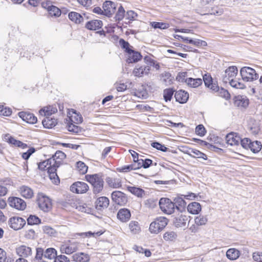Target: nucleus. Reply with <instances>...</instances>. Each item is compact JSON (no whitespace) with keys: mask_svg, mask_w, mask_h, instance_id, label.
<instances>
[{"mask_svg":"<svg viewBox=\"0 0 262 262\" xmlns=\"http://www.w3.org/2000/svg\"><path fill=\"white\" fill-rule=\"evenodd\" d=\"M85 178L86 181L93 186V191L94 194H98L102 191L104 182L100 173L86 174Z\"/></svg>","mask_w":262,"mask_h":262,"instance_id":"1","label":"nucleus"},{"mask_svg":"<svg viewBox=\"0 0 262 262\" xmlns=\"http://www.w3.org/2000/svg\"><path fill=\"white\" fill-rule=\"evenodd\" d=\"M80 243L75 240L69 239L62 242L60 246L61 253L70 255L80 250Z\"/></svg>","mask_w":262,"mask_h":262,"instance_id":"2","label":"nucleus"},{"mask_svg":"<svg viewBox=\"0 0 262 262\" xmlns=\"http://www.w3.org/2000/svg\"><path fill=\"white\" fill-rule=\"evenodd\" d=\"M50 159H48L43 162L38 163L37 164L38 168L41 170H45L47 168L50 179L52 181L53 183L57 184L59 183L60 180L56 171H50V169L53 167V166H52V163H50Z\"/></svg>","mask_w":262,"mask_h":262,"instance_id":"3","label":"nucleus"},{"mask_svg":"<svg viewBox=\"0 0 262 262\" xmlns=\"http://www.w3.org/2000/svg\"><path fill=\"white\" fill-rule=\"evenodd\" d=\"M168 220L163 216L157 217L150 224L149 230L151 233L158 234L167 225Z\"/></svg>","mask_w":262,"mask_h":262,"instance_id":"4","label":"nucleus"},{"mask_svg":"<svg viewBox=\"0 0 262 262\" xmlns=\"http://www.w3.org/2000/svg\"><path fill=\"white\" fill-rule=\"evenodd\" d=\"M241 75L243 80L246 81H252L258 78V75L253 69L245 67L240 70Z\"/></svg>","mask_w":262,"mask_h":262,"instance_id":"5","label":"nucleus"},{"mask_svg":"<svg viewBox=\"0 0 262 262\" xmlns=\"http://www.w3.org/2000/svg\"><path fill=\"white\" fill-rule=\"evenodd\" d=\"M66 154L60 151H57L54 155L50 159V163H52V167L50 169V171H56L57 168L59 167L63 162V160L66 158Z\"/></svg>","mask_w":262,"mask_h":262,"instance_id":"6","label":"nucleus"},{"mask_svg":"<svg viewBox=\"0 0 262 262\" xmlns=\"http://www.w3.org/2000/svg\"><path fill=\"white\" fill-rule=\"evenodd\" d=\"M37 202L39 208L44 212H48L52 208L51 199L43 193L38 194Z\"/></svg>","mask_w":262,"mask_h":262,"instance_id":"7","label":"nucleus"},{"mask_svg":"<svg viewBox=\"0 0 262 262\" xmlns=\"http://www.w3.org/2000/svg\"><path fill=\"white\" fill-rule=\"evenodd\" d=\"M159 204L160 209L164 213L171 214L174 212V204L169 199L162 198L160 200Z\"/></svg>","mask_w":262,"mask_h":262,"instance_id":"8","label":"nucleus"},{"mask_svg":"<svg viewBox=\"0 0 262 262\" xmlns=\"http://www.w3.org/2000/svg\"><path fill=\"white\" fill-rule=\"evenodd\" d=\"M10 206L18 210H24L26 207V202L17 197H10L8 199Z\"/></svg>","mask_w":262,"mask_h":262,"instance_id":"9","label":"nucleus"},{"mask_svg":"<svg viewBox=\"0 0 262 262\" xmlns=\"http://www.w3.org/2000/svg\"><path fill=\"white\" fill-rule=\"evenodd\" d=\"M26 223V221L24 219L18 216L12 217L8 222L9 226L15 230L21 229Z\"/></svg>","mask_w":262,"mask_h":262,"instance_id":"10","label":"nucleus"},{"mask_svg":"<svg viewBox=\"0 0 262 262\" xmlns=\"http://www.w3.org/2000/svg\"><path fill=\"white\" fill-rule=\"evenodd\" d=\"M150 71V67L148 65L137 64L134 68L133 73L136 77H141L148 75Z\"/></svg>","mask_w":262,"mask_h":262,"instance_id":"11","label":"nucleus"},{"mask_svg":"<svg viewBox=\"0 0 262 262\" xmlns=\"http://www.w3.org/2000/svg\"><path fill=\"white\" fill-rule=\"evenodd\" d=\"M237 69L235 66H231L227 69L222 75V81L227 83L231 79H233L237 74Z\"/></svg>","mask_w":262,"mask_h":262,"instance_id":"12","label":"nucleus"},{"mask_svg":"<svg viewBox=\"0 0 262 262\" xmlns=\"http://www.w3.org/2000/svg\"><path fill=\"white\" fill-rule=\"evenodd\" d=\"M112 199L113 202L119 205H124L127 202L125 194L120 191H115L112 193Z\"/></svg>","mask_w":262,"mask_h":262,"instance_id":"13","label":"nucleus"},{"mask_svg":"<svg viewBox=\"0 0 262 262\" xmlns=\"http://www.w3.org/2000/svg\"><path fill=\"white\" fill-rule=\"evenodd\" d=\"M88 184L83 182H76L70 187V190L76 193H84L89 190Z\"/></svg>","mask_w":262,"mask_h":262,"instance_id":"14","label":"nucleus"},{"mask_svg":"<svg viewBox=\"0 0 262 262\" xmlns=\"http://www.w3.org/2000/svg\"><path fill=\"white\" fill-rule=\"evenodd\" d=\"M16 254L20 257L27 258L32 255V249L26 245L17 246L15 249Z\"/></svg>","mask_w":262,"mask_h":262,"instance_id":"15","label":"nucleus"},{"mask_svg":"<svg viewBox=\"0 0 262 262\" xmlns=\"http://www.w3.org/2000/svg\"><path fill=\"white\" fill-rule=\"evenodd\" d=\"M104 15L111 16L116 11V4L112 1H106L103 4Z\"/></svg>","mask_w":262,"mask_h":262,"instance_id":"16","label":"nucleus"},{"mask_svg":"<svg viewBox=\"0 0 262 262\" xmlns=\"http://www.w3.org/2000/svg\"><path fill=\"white\" fill-rule=\"evenodd\" d=\"M226 142L231 146L238 145L239 144L241 137L237 134L231 133L226 136Z\"/></svg>","mask_w":262,"mask_h":262,"instance_id":"17","label":"nucleus"},{"mask_svg":"<svg viewBox=\"0 0 262 262\" xmlns=\"http://www.w3.org/2000/svg\"><path fill=\"white\" fill-rule=\"evenodd\" d=\"M18 116L24 121L28 123L34 124L37 121L36 117L34 114L29 112H21L18 113Z\"/></svg>","mask_w":262,"mask_h":262,"instance_id":"18","label":"nucleus"},{"mask_svg":"<svg viewBox=\"0 0 262 262\" xmlns=\"http://www.w3.org/2000/svg\"><path fill=\"white\" fill-rule=\"evenodd\" d=\"M131 214L127 208L120 209L117 213V219L122 222H126L130 219Z\"/></svg>","mask_w":262,"mask_h":262,"instance_id":"19","label":"nucleus"},{"mask_svg":"<svg viewBox=\"0 0 262 262\" xmlns=\"http://www.w3.org/2000/svg\"><path fill=\"white\" fill-rule=\"evenodd\" d=\"M95 203L96 209L101 210L108 206L110 201L107 197L101 196L97 199Z\"/></svg>","mask_w":262,"mask_h":262,"instance_id":"20","label":"nucleus"},{"mask_svg":"<svg viewBox=\"0 0 262 262\" xmlns=\"http://www.w3.org/2000/svg\"><path fill=\"white\" fill-rule=\"evenodd\" d=\"M102 21L100 20L94 19L88 21L85 27L90 30H97L101 28Z\"/></svg>","mask_w":262,"mask_h":262,"instance_id":"21","label":"nucleus"},{"mask_svg":"<svg viewBox=\"0 0 262 262\" xmlns=\"http://www.w3.org/2000/svg\"><path fill=\"white\" fill-rule=\"evenodd\" d=\"M188 217L186 215H181L174 218L173 224L177 227H185L187 226Z\"/></svg>","mask_w":262,"mask_h":262,"instance_id":"22","label":"nucleus"},{"mask_svg":"<svg viewBox=\"0 0 262 262\" xmlns=\"http://www.w3.org/2000/svg\"><path fill=\"white\" fill-rule=\"evenodd\" d=\"M174 97L177 101L180 103H184L188 100L189 94L183 90H180L176 92Z\"/></svg>","mask_w":262,"mask_h":262,"instance_id":"23","label":"nucleus"},{"mask_svg":"<svg viewBox=\"0 0 262 262\" xmlns=\"http://www.w3.org/2000/svg\"><path fill=\"white\" fill-rule=\"evenodd\" d=\"M51 4L50 3L42 4V6L45 8H47L50 15L51 16H59L61 14V11L59 8L57 7L53 6L52 5H50Z\"/></svg>","mask_w":262,"mask_h":262,"instance_id":"24","label":"nucleus"},{"mask_svg":"<svg viewBox=\"0 0 262 262\" xmlns=\"http://www.w3.org/2000/svg\"><path fill=\"white\" fill-rule=\"evenodd\" d=\"M19 192L22 196L26 199H31L34 195L33 190L28 186L24 185L19 188Z\"/></svg>","mask_w":262,"mask_h":262,"instance_id":"25","label":"nucleus"},{"mask_svg":"<svg viewBox=\"0 0 262 262\" xmlns=\"http://www.w3.org/2000/svg\"><path fill=\"white\" fill-rule=\"evenodd\" d=\"M57 123V120L51 116H45V118L42 120V125L47 128H51L54 127Z\"/></svg>","mask_w":262,"mask_h":262,"instance_id":"26","label":"nucleus"},{"mask_svg":"<svg viewBox=\"0 0 262 262\" xmlns=\"http://www.w3.org/2000/svg\"><path fill=\"white\" fill-rule=\"evenodd\" d=\"M72 258L75 262H88L90 260L89 255L83 252L75 253L73 255Z\"/></svg>","mask_w":262,"mask_h":262,"instance_id":"27","label":"nucleus"},{"mask_svg":"<svg viewBox=\"0 0 262 262\" xmlns=\"http://www.w3.org/2000/svg\"><path fill=\"white\" fill-rule=\"evenodd\" d=\"M201 206L198 202H192L187 206L188 211L192 214H198L201 211Z\"/></svg>","mask_w":262,"mask_h":262,"instance_id":"28","label":"nucleus"},{"mask_svg":"<svg viewBox=\"0 0 262 262\" xmlns=\"http://www.w3.org/2000/svg\"><path fill=\"white\" fill-rule=\"evenodd\" d=\"M106 182L110 187L113 188H118L122 186L121 181L119 178L107 177Z\"/></svg>","mask_w":262,"mask_h":262,"instance_id":"29","label":"nucleus"},{"mask_svg":"<svg viewBox=\"0 0 262 262\" xmlns=\"http://www.w3.org/2000/svg\"><path fill=\"white\" fill-rule=\"evenodd\" d=\"M57 110L56 107L52 106H49L42 108L39 111L41 115L45 116H51L52 114L56 113Z\"/></svg>","mask_w":262,"mask_h":262,"instance_id":"30","label":"nucleus"},{"mask_svg":"<svg viewBox=\"0 0 262 262\" xmlns=\"http://www.w3.org/2000/svg\"><path fill=\"white\" fill-rule=\"evenodd\" d=\"M127 190L132 194L139 198H142L145 195V191L143 189L134 186L127 187Z\"/></svg>","mask_w":262,"mask_h":262,"instance_id":"31","label":"nucleus"},{"mask_svg":"<svg viewBox=\"0 0 262 262\" xmlns=\"http://www.w3.org/2000/svg\"><path fill=\"white\" fill-rule=\"evenodd\" d=\"M69 19L76 24H80L83 20L80 14L76 12H71L68 15Z\"/></svg>","mask_w":262,"mask_h":262,"instance_id":"32","label":"nucleus"},{"mask_svg":"<svg viewBox=\"0 0 262 262\" xmlns=\"http://www.w3.org/2000/svg\"><path fill=\"white\" fill-rule=\"evenodd\" d=\"M240 255L239 251L234 248H231L226 252V256L230 260H235L237 259Z\"/></svg>","mask_w":262,"mask_h":262,"instance_id":"33","label":"nucleus"},{"mask_svg":"<svg viewBox=\"0 0 262 262\" xmlns=\"http://www.w3.org/2000/svg\"><path fill=\"white\" fill-rule=\"evenodd\" d=\"M176 208L179 211H182L185 208L186 203L184 200L181 197L176 198L174 200Z\"/></svg>","mask_w":262,"mask_h":262,"instance_id":"34","label":"nucleus"},{"mask_svg":"<svg viewBox=\"0 0 262 262\" xmlns=\"http://www.w3.org/2000/svg\"><path fill=\"white\" fill-rule=\"evenodd\" d=\"M128 62H136L141 59L142 55L138 52L134 51L132 50L130 51Z\"/></svg>","mask_w":262,"mask_h":262,"instance_id":"35","label":"nucleus"},{"mask_svg":"<svg viewBox=\"0 0 262 262\" xmlns=\"http://www.w3.org/2000/svg\"><path fill=\"white\" fill-rule=\"evenodd\" d=\"M129 229L132 233L138 234L141 231V228L137 221H132L129 224Z\"/></svg>","mask_w":262,"mask_h":262,"instance_id":"36","label":"nucleus"},{"mask_svg":"<svg viewBox=\"0 0 262 262\" xmlns=\"http://www.w3.org/2000/svg\"><path fill=\"white\" fill-rule=\"evenodd\" d=\"M6 137H8V139L9 143L14 145L15 146L20 147L23 149L26 148L28 146L27 144L24 143L19 140H17L14 138L9 137V135H7Z\"/></svg>","mask_w":262,"mask_h":262,"instance_id":"37","label":"nucleus"},{"mask_svg":"<svg viewBox=\"0 0 262 262\" xmlns=\"http://www.w3.org/2000/svg\"><path fill=\"white\" fill-rule=\"evenodd\" d=\"M186 83L192 88H197L202 83V80L201 78H188L186 79Z\"/></svg>","mask_w":262,"mask_h":262,"instance_id":"38","label":"nucleus"},{"mask_svg":"<svg viewBox=\"0 0 262 262\" xmlns=\"http://www.w3.org/2000/svg\"><path fill=\"white\" fill-rule=\"evenodd\" d=\"M72 206L75 208L78 211L86 212L87 211L86 207L84 205H81L78 202V201L76 199H71L70 200Z\"/></svg>","mask_w":262,"mask_h":262,"instance_id":"39","label":"nucleus"},{"mask_svg":"<svg viewBox=\"0 0 262 262\" xmlns=\"http://www.w3.org/2000/svg\"><path fill=\"white\" fill-rule=\"evenodd\" d=\"M73 114L69 116V120L71 122L75 124H79L82 122V117L79 114L77 113L75 111H72Z\"/></svg>","mask_w":262,"mask_h":262,"instance_id":"40","label":"nucleus"},{"mask_svg":"<svg viewBox=\"0 0 262 262\" xmlns=\"http://www.w3.org/2000/svg\"><path fill=\"white\" fill-rule=\"evenodd\" d=\"M261 142L258 141L251 142L249 146L250 149L253 153L258 152L261 149Z\"/></svg>","mask_w":262,"mask_h":262,"instance_id":"41","label":"nucleus"},{"mask_svg":"<svg viewBox=\"0 0 262 262\" xmlns=\"http://www.w3.org/2000/svg\"><path fill=\"white\" fill-rule=\"evenodd\" d=\"M56 250L54 248H48L44 253V256L50 259L55 258L57 256Z\"/></svg>","mask_w":262,"mask_h":262,"instance_id":"42","label":"nucleus"},{"mask_svg":"<svg viewBox=\"0 0 262 262\" xmlns=\"http://www.w3.org/2000/svg\"><path fill=\"white\" fill-rule=\"evenodd\" d=\"M177 234L174 231H168L163 235V238L166 241H173L177 238Z\"/></svg>","mask_w":262,"mask_h":262,"instance_id":"43","label":"nucleus"},{"mask_svg":"<svg viewBox=\"0 0 262 262\" xmlns=\"http://www.w3.org/2000/svg\"><path fill=\"white\" fill-rule=\"evenodd\" d=\"M125 11L122 6H120L117 11L115 18L116 21H120L125 17Z\"/></svg>","mask_w":262,"mask_h":262,"instance_id":"44","label":"nucleus"},{"mask_svg":"<svg viewBox=\"0 0 262 262\" xmlns=\"http://www.w3.org/2000/svg\"><path fill=\"white\" fill-rule=\"evenodd\" d=\"M40 223L41 220L34 215H30L27 219V223L29 225H38Z\"/></svg>","mask_w":262,"mask_h":262,"instance_id":"45","label":"nucleus"},{"mask_svg":"<svg viewBox=\"0 0 262 262\" xmlns=\"http://www.w3.org/2000/svg\"><path fill=\"white\" fill-rule=\"evenodd\" d=\"M161 80L166 84H170L171 82V74L168 72H164L160 75Z\"/></svg>","mask_w":262,"mask_h":262,"instance_id":"46","label":"nucleus"},{"mask_svg":"<svg viewBox=\"0 0 262 262\" xmlns=\"http://www.w3.org/2000/svg\"><path fill=\"white\" fill-rule=\"evenodd\" d=\"M189 43L193 45L198 47H206L207 45V43L205 41L199 39H190L189 40Z\"/></svg>","mask_w":262,"mask_h":262,"instance_id":"47","label":"nucleus"},{"mask_svg":"<svg viewBox=\"0 0 262 262\" xmlns=\"http://www.w3.org/2000/svg\"><path fill=\"white\" fill-rule=\"evenodd\" d=\"M174 91L172 89H166L163 91V97L165 101H170Z\"/></svg>","mask_w":262,"mask_h":262,"instance_id":"48","label":"nucleus"},{"mask_svg":"<svg viewBox=\"0 0 262 262\" xmlns=\"http://www.w3.org/2000/svg\"><path fill=\"white\" fill-rule=\"evenodd\" d=\"M77 168L80 173V174H85L88 169V167L82 162L78 161L76 163Z\"/></svg>","mask_w":262,"mask_h":262,"instance_id":"49","label":"nucleus"},{"mask_svg":"<svg viewBox=\"0 0 262 262\" xmlns=\"http://www.w3.org/2000/svg\"><path fill=\"white\" fill-rule=\"evenodd\" d=\"M208 219L205 216L199 215L194 219L195 224L198 226H203L206 224Z\"/></svg>","mask_w":262,"mask_h":262,"instance_id":"50","label":"nucleus"},{"mask_svg":"<svg viewBox=\"0 0 262 262\" xmlns=\"http://www.w3.org/2000/svg\"><path fill=\"white\" fill-rule=\"evenodd\" d=\"M43 232L51 236H56L57 234L56 231L50 226H46L43 227Z\"/></svg>","mask_w":262,"mask_h":262,"instance_id":"51","label":"nucleus"},{"mask_svg":"<svg viewBox=\"0 0 262 262\" xmlns=\"http://www.w3.org/2000/svg\"><path fill=\"white\" fill-rule=\"evenodd\" d=\"M137 14L132 10L127 11L125 15V19L127 20L128 22L133 21L136 19Z\"/></svg>","mask_w":262,"mask_h":262,"instance_id":"52","label":"nucleus"},{"mask_svg":"<svg viewBox=\"0 0 262 262\" xmlns=\"http://www.w3.org/2000/svg\"><path fill=\"white\" fill-rule=\"evenodd\" d=\"M193 158H202L204 160H207V155L200 151L192 149V156Z\"/></svg>","mask_w":262,"mask_h":262,"instance_id":"53","label":"nucleus"},{"mask_svg":"<svg viewBox=\"0 0 262 262\" xmlns=\"http://www.w3.org/2000/svg\"><path fill=\"white\" fill-rule=\"evenodd\" d=\"M76 124H75V123L71 122L68 125V130L74 133H79L81 132V128Z\"/></svg>","mask_w":262,"mask_h":262,"instance_id":"54","label":"nucleus"},{"mask_svg":"<svg viewBox=\"0 0 262 262\" xmlns=\"http://www.w3.org/2000/svg\"><path fill=\"white\" fill-rule=\"evenodd\" d=\"M12 111L10 108L0 105V115L9 116L11 115Z\"/></svg>","mask_w":262,"mask_h":262,"instance_id":"55","label":"nucleus"},{"mask_svg":"<svg viewBox=\"0 0 262 262\" xmlns=\"http://www.w3.org/2000/svg\"><path fill=\"white\" fill-rule=\"evenodd\" d=\"M151 26L155 29H165L168 28V25L164 23L160 22H152L151 23Z\"/></svg>","mask_w":262,"mask_h":262,"instance_id":"56","label":"nucleus"},{"mask_svg":"<svg viewBox=\"0 0 262 262\" xmlns=\"http://www.w3.org/2000/svg\"><path fill=\"white\" fill-rule=\"evenodd\" d=\"M206 131L205 128L202 124L198 125L195 128L196 134L200 137H203L205 135Z\"/></svg>","mask_w":262,"mask_h":262,"instance_id":"57","label":"nucleus"},{"mask_svg":"<svg viewBox=\"0 0 262 262\" xmlns=\"http://www.w3.org/2000/svg\"><path fill=\"white\" fill-rule=\"evenodd\" d=\"M151 145L154 148H155L157 149L160 150L162 151H166L168 149V148L165 147L164 145L161 144V143L157 142H152Z\"/></svg>","mask_w":262,"mask_h":262,"instance_id":"58","label":"nucleus"},{"mask_svg":"<svg viewBox=\"0 0 262 262\" xmlns=\"http://www.w3.org/2000/svg\"><path fill=\"white\" fill-rule=\"evenodd\" d=\"M35 151V149L34 147L29 148L27 151L23 152L21 157L25 160H28L31 155H32Z\"/></svg>","mask_w":262,"mask_h":262,"instance_id":"59","label":"nucleus"},{"mask_svg":"<svg viewBox=\"0 0 262 262\" xmlns=\"http://www.w3.org/2000/svg\"><path fill=\"white\" fill-rule=\"evenodd\" d=\"M251 141L248 138H244L242 139L241 138V141L239 143L242 145V146L245 149H248L250 145Z\"/></svg>","mask_w":262,"mask_h":262,"instance_id":"60","label":"nucleus"},{"mask_svg":"<svg viewBox=\"0 0 262 262\" xmlns=\"http://www.w3.org/2000/svg\"><path fill=\"white\" fill-rule=\"evenodd\" d=\"M54 262H70V259L64 255H57L54 259Z\"/></svg>","mask_w":262,"mask_h":262,"instance_id":"61","label":"nucleus"},{"mask_svg":"<svg viewBox=\"0 0 262 262\" xmlns=\"http://www.w3.org/2000/svg\"><path fill=\"white\" fill-rule=\"evenodd\" d=\"M187 76V73L186 72H181L179 73L178 75V76L176 77V79L181 82H186V79L187 78H186Z\"/></svg>","mask_w":262,"mask_h":262,"instance_id":"62","label":"nucleus"},{"mask_svg":"<svg viewBox=\"0 0 262 262\" xmlns=\"http://www.w3.org/2000/svg\"><path fill=\"white\" fill-rule=\"evenodd\" d=\"M119 169V171L123 172H129L132 170H136V167L132 164L128 165H125L122 166Z\"/></svg>","mask_w":262,"mask_h":262,"instance_id":"63","label":"nucleus"},{"mask_svg":"<svg viewBox=\"0 0 262 262\" xmlns=\"http://www.w3.org/2000/svg\"><path fill=\"white\" fill-rule=\"evenodd\" d=\"M253 259L257 262H262V252H255L253 253Z\"/></svg>","mask_w":262,"mask_h":262,"instance_id":"64","label":"nucleus"}]
</instances>
